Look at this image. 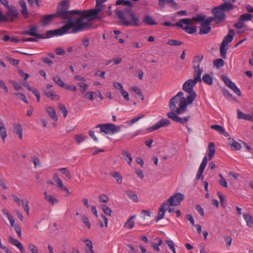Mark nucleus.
Returning <instances> with one entry per match:
<instances>
[{
  "mask_svg": "<svg viewBox=\"0 0 253 253\" xmlns=\"http://www.w3.org/2000/svg\"><path fill=\"white\" fill-rule=\"evenodd\" d=\"M183 23L181 22V19L177 23H175L176 27L180 28L183 30H184L185 32L189 34H193L197 32V27L196 26L193 25H186V26H183Z\"/></svg>",
  "mask_w": 253,
  "mask_h": 253,
  "instance_id": "9b49d317",
  "label": "nucleus"
},
{
  "mask_svg": "<svg viewBox=\"0 0 253 253\" xmlns=\"http://www.w3.org/2000/svg\"><path fill=\"white\" fill-rule=\"evenodd\" d=\"M211 128L217 131L220 134L224 128L222 126H220L218 125H212L211 126Z\"/></svg>",
  "mask_w": 253,
  "mask_h": 253,
  "instance_id": "69168bd1",
  "label": "nucleus"
},
{
  "mask_svg": "<svg viewBox=\"0 0 253 253\" xmlns=\"http://www.w3.org/2000/svg\"><path fill=\"white\" fill-rule=\"evenodd\" d=\"M53 80L58 85L62 88H64L66 85L64 82L58 76L53 77Z\"/></svg>",
  "mask_w": 253,
  "mask_h": 253,
  "instance_id": "79ce46f5",
  "label": "nucleus"
},
{
  "mask_svg": "<svg viewBox=\"0 0 253 253\" xmlns=\"http://www.w3.org/2000/svg\"><path fill=\"white\" fill-rule=\"evenodd\" d=\"M116 4L117 5H123L126 6L127 7L126 8L132 9L134 5V3L130 0H117L116 1Z\"/></svg>",
  "mask_w": 253,
  "mask_h": 253,
  "instance_id": "412c9836",
  "label": "nucleus"
},
{
  "mask_svg": "<svg viewBox=\"0 0 253 253\" xmlns=\"http://www.w3.org/2000/svg\"><path fill=\"white\" fill-rule=\"evenodd\" d=\"M234 35L235 33L234 30L230 29L229 30L228 34L224 37L221 45L227 46L228 44L233 41Z\"/></svg>",
  "mask_w": 253,
  "mask_h": 253,
  "instance_id": "f3484780",
  "label": "nucleus"
},
{
  "mask_svg": "<svg viewBox=\"0 0 253 253\" xmlns=\"http://www.w3.org/2000/svg\"><path fill=\"white\" fill-rule=\"evenodd\" d=\"M253 17V15L249 13H244L242 14L239 18L240 21H247L251 20Z\"/></svg>",
  "mask_w": 253,
  "mask_h": 253,
  "instance_id": "a18cd8bd",
  "label": "nucleus"
},
{
  "mask_svg": "<svg viewBox=\"0 0 253 253\" xmlns=\"http://www.w3.org/2000/svg\"><path fill=\"white\" fill-rule=\"evenodd\" d=\"M9 242L12 245L16 246L20 242L17 239H14L11 236H9L8 237Z\"/></svg>",
  "mask_w": 253,
  "mask_h": 253,
  "instance_id": "0e129e2a",
  "label": "nucleus"
},
{
  "mask_svg": "<svg viewBox=\"0 0 253 253\" xmlns=\"http://www.w3.org/2000/svg\"><path fill=\"white\" fill-rule=\"evenodd\" d=\"M77 85L80 87V91L82 93L85 92L88 86V84L81 82L78 83Z\"/></svg>",
  "mask_w": 253,
  "mask_h": 253,
  "instance_id": "864d4df0",
  "label": "nucleus"
},
{
  "mask_svg": "<svg viewBox=\"0 0 253 253\" xmlns=\"http://www.w3.org/2000/svg\"><path fill=\"white\" fill-rule=\"evenodd\" d=\"M218 197L220 200V206L222 208H225V204L226 202V199L224 198L223 196L220 194L219 192L217 193Z\"/></svg>",
  "mask_w": 253,
  "mask_h": 253,
  "instance_id": "603ef678",
  "label": "nucleus"
},
{
  "mask_svg": "<svg viewBox=\"0 0 253 253\" xmlns=\"http://www.w3.org/2000/svg\"><path fill=\"white\" fill-rule=\"evenodd\" d=\"M2 211L3 213V214L5 215L7 218L8 219L11 226L12 227L15 226L16 224H15V219H14L13 217L11 214H10L6 210L4 209H2Z\"/></svg>",
  "mask_w": 253,
  "mask_h": 253,
  "instance_id": "473e14b6",
  "label": "nucleus"
},
{
  "mask_svg": "<svg viewBox=\"0 0 253 253\" xmlns=\"http://www.w3.org/2000/svg\"><path fill=\"white\" fill-rule=\"evenodd\" d=\"M167 44L168 45H173V46H174V45L180 46V45H182L183 44V42H182L181 41L172 39V40H169L167 42Z\"/></svg>",
  "mask_w": 253,
  "mask_h": 253,
  "instance_id": "09e8293b",
  "label": "nucleus"
},
{
  "mask_svg": "<svg viewBox=\"0 0 253 253\" xmlns=\"http://www.w3.org/2000/svg\"><path fill=\"white\" fill-rule=\"evenodd\" d=\"M170 125V121L169 120L167 119H162L154 125L148 127L147 128V131L148 132H151L157 130L161 127L169 126Z\"/></svg>",
  "mask_w": 253,
  "mask_h": 253,
  "instance_id": "1a4fd4ad",
  "label": "nucleus"
},
{
  "mask_svg": "<svg viewBox=\"0 0 253 253\" xmlns=\"http://www.w3.org/2000/svg\"><path fill=\"white\" fill-rule=\"evenodd\" d=\"M7 60H8L11 64L14 66L18 65L19 62V60L14 59L9 56H6L5 57Z\"/></svg>",
  "mask_w": 253,
  "mask_h": 253,
  "instance_id": "052dcab7",
  "label": "nucleus"
},
{
  "mask_svg": "<svg viewBox=\"0 0 253 253\" xmlns=\"http://www.w3.org/2000/svg\"><path fill=\"white\" fill-rule=\"evenodd\" d=\"M37 27L36 26L31 27L28 30L23 31L21 32L22 35H30L32 37H36L39 39H45V36L43 34H38Z\"/></svg>",
  "mask_w": 253,
  "mask_h": 253,
  "instance_id": "f8f14e48",
  "label": "nucleus"
},
{
  "mask_svg": "<svg viewBox=\"0 0 253 253\" xmlns=\"http://www.w3.org/2000/svg\"><path fill=\"white\" fill-rule=\"evenodd\" d=\"M177 114L176 113H175L174 112L168 113L167 114V116L169 119H171V120L182 125H184L191 119V116H188L183 118H182L177 116Z\"/></svg>",
  "mask_w": 253,
  "mask_h": 253,
  "instance_id": "9d476101",
  "label": "nucleus"
},
{
  "mask_svg": "<svg viewBox=\"0 0 253 253\" xmlns=\"http://www.w3.org/2000/svg\"><path fill=\"white\" fill-rule=\"evenodd\" d=\"M159 5L161 8H165V4L167 3L171 7L178 9V5L174 0H158Z\"/></svg>",
  "mask_w": 253,
  "mask_h": 253,
  "instance_id": "dca6fc26",
  "label": "nucleus"
},
{
  "mask_svg": "<svg viewBox=\"0 0 253 253\" xmlns=\"http://www.w3.org/2000/svg\"><path fill=\"white\" fill-rule=\"evenodd\" d=\"M209 159L211 160L214 157L215 153V145L212 142L209 143Z\"/></svg>",
  "mask_w": 253,
  "mask_h": 253,
  "instance_id": "a878e982",
  "label": "nucleus"
},
{
  "mask_svg": "<svg viewBox=\"0 0 253 253\" xmlns=\"http://www.w3.org/2000/svg\"><path fill=\"white\" fill-rule=\"evenodd\" d=\"M19 4H20L22 8L21 12V13L23 14L24 18L25 19L28 18L29 15L26 1L24 0H21L19 1Z\"/></svg>",
  "mask_w": 253,
  "mask_h": 253,
  "instance_id": "a211bd4d",
  "label": "nucleus"
},
{
  "mask_svg": "<svg viewBox=\"0 0 253 253\" xmlns=\"http://www.w3.org/2000/svg\"><path fill=\"white\" fill-rule=\"evenodd\" d=\"M135 215H132L130 217L125 223L124 227L128 229H132L134 225V222L132 220V219L135 217Z\"/></svg>",
  "mask_w": 253,
  "mask_h": 253,
  "instance_id": "72a5a7b5",
  "label": "nucleus"
},
{
  "mask_svg": "<svg viewBox=\"0 0 253 253\" xmlns=\"http://www.w3.org/2000/svg\"><path fill=\"white\" fill-rule=\"evenodd\" d=\"M122 155L124 157L125 159L127 161L128 164L130 165L132 161V158H131L129 152L128 151H125L122 153Z\"/></svg>",
  "mask_w": 253,
  "mask_h": 253,
  "instance_id": "c03bdc74",
  "label": "nucleus"
},
{
  "mask_svg": "<svg viewBox=\"0 0 253 253\" xmlns=\"http://www.w3.org/2000/svg\"><path fill=\"white\" fill-rule=\"evenodd\" d=\"M228 139L230 142V146L234 147V150H239L241 149L242 146L238 142L236 141L235 140L231 138H229Z\"/></svg>",
  "mask_w": 253,
  "mask_h": 253,
  "instance_id": "7c9ffc66",
  "label": "nucleus"
},
{
  "mask_svg": "<svg viewBox=\"0 0 253 253\" xmlns=\"http://www.w3.org/2000/svg\"><path fill=\"white\" fill-rule=\"evenodd\" d=\"M95 94V92L93 91H88L85 93L84 97L88 100H93L94 99L93 95Z\"/></svg>",
  "mask_w": 253,
  "mask_h": 253,
  "instance_id": "6e6d98bb",
  "label": "nucleus"
},
{
  "mask_svg": "<svg viewBox=\"0 0 253 253\" xmlns=\"http://www.w3.org/2000/svg\"><path fill=\"white\" fill-rule=\"evenodd\" d=\"M213 64L214 67L219 69L224 64V61L221 58H217L213 60Z\"/></svg>",
  "mask_w": 253,
  "mask_h": 253,
  "instance_id": "a19ab883",
  "label": "nucleus"
},
{
  "mask_svg": "<svg viewBox=\"0 0 253 253\" xmlns=\"http://www.w3.org/2000/svg\"><path fill=\"white\" fill-rule=\"evenodd\" d=\"M179 98L177 97V96L174 95L170 100L169 103V108L171 110L170 113H174V111L176 109V104L179 101Z\"/></svg>",
  "mask_w": 253,
  "mask_h": 253,
  "instance_id": "4be33fe9",
  "label": "nucleus"
},
{
  "mask_svg": "<svg viewBox=\"0 0 253 253\" xmlns=\"http://www.w3.org/2000/svg\"><path fill=\"white\" fill-rule=\"evenodd\" d=\"M195 209L201 216H204L205 213L204 209L200 205H196L195 206Z\"/></svg>",
  "mask_w": 253,
  "mask_h": 253,
  "instance_id": "e2e57ef3",
  "label": "nucleus"
},
{
  "mask_svg": "<svg viewBox=\"0 0 253 253\" xmlns=\"http://www.w3.org/2000/svg\"><path fill=\"white\" fill-rule=\"evenodd\" d=\"M202 80L205 83L209 85H211L213 83L212 78L209 74H204L203 76Z\"/></svg>",
  "mask_w": 253,
  "mask_h": 253,
  "instance_id": "ea45409f",
  "label": "nucleus"
},
{
  "mask_svg": "<svg viewBox=\"0 0 253 253\" xmlns=\"http://www.w3.org/2000/svg\"><path fill=\"white\" fill-rule=\"evenodd\" d=\"M56 182L57 184V186L59 188H60L61 190L67 192V193L68 194H71V193L69 191V189L63 184L62 181L61 179H59V180H58V181H56Z\"/></svg>",
  "mask_w": 253,
  "mask_h": 253,
  "instance_id": "37998d69",
  "label": "nucleus"
},
{
  "mask_svg": "<svg viewBox=\"0 0 253 253\" xmlns=\"http://www.w3.org/2000/svg\"><path fill=\"white\" fill-rule=\"evenodd\" d=\"M46 110L53 121H57L58 120V117L56 114L55 110L53 107L48 106L46 108Z\"/></svg>",
  "mask_w": 253,
  "mask_h": 253,
  "instance_id": "393cba45",
  "label": "nucleus"
},
{
  "mask_svg": "<svg viewBox=\"0 0 253 253\" xmlns=\"http://www.w3.org/2000/svg\"><path fill=\"white\" fill-rule=\"evenodd\" d=\"M206 15L203 14H197L196 16L193 17L192 18H184L181 19V22L186 25H192V22L200 23V25L201 23L204 22Z\"/></svg>",
  "mask_w": 253,
  "mask_h": 253,
  "instance_id": "6e6552de",
  "label": "nucleus"
},
{
  "mask_svg": "<svg viewBox=\"0 0 253 253\" xmlns=\"http://www.w3.org/2000/svg\"><path fill=\"white\" fill-rule=\"evenodd\" d=\"M44 94L47 97L52 100H59L60 99V96L55 94L53 90L45 91Z\"/></svg>",
  "mask_w": 253,
  "mask_h": 253,
  "instance_id": "bb28decb",
  "label": "nucleus"
},
{
  "mask_svg": "<svg viewBox=\"0 0 253 253\" xmlns=\"http://www.w3.org/2000/svg\"><path fill=\"white\" fill-rule=\"evenodd\" d=\"M221 78L222 79V80L224 82L225 85L230 88L234 85V84H235L224 75H222Z\"/></svg>",
  "mask_w": 253,
  "mask_h": 253,
  "instance_id": "c9c22d12",
  "label": "nucleus"
},
{
  "mask_svg": "<svg viewBox=\"0 0 253 253\" xmlns=\"http://www.w3.org/2000/svg\"><path fill=\"white\" fill-rule=\"evenodd\" d=\"M123 126H116L114 124L107 123L98 124L96 126V128H100L101 132H104L106 134H115L121 130V127Z\"/></svg>",
  "mask_w": 253,
  "mask_h": 253,
  "instance_id": "423d86ee",
  "label": "nucleus"
},
{
  "mask_svg": "<svg viewBox=\"0 0 253 253\" xmlns=\"http://www.w3.org/2000/svg\"><path fill=\"white\" fill-rule=\"evenodd\" d=\"M204 58V55L202 54H198L195 56L193 58V66H197L198 64H200V62L202 61Z\"/></svg>",
  "mask_w": 253,
  "mask_h": 253,
  "instance_id": "f704fd0d",
  "label": "nucleus"
},
{
  "mask_svg": "<svg viewBox=\"0 0 253 253\" xmlns=\"http://www.w3.org/2000/svg\"><path fill=\"white\" fill-rule=\"evenodd\" d=\"M74 138L78 144L88 138V136L83 134H77L74 136Z\"/></svg>",
  "mask_w": 253,
  "mask_h": 253,
  "instance_id": "58836bf2",
  "label": "nucleus"
},
{
  "mask_svg": "<svg viewBox=\"0 0 253 253\" xmlns=\"http://www.w3.org/2000/svg\"><path fill=\"white\" fill-rule=\"evenodd\" d=\"M188 95L187 96V98L186 99V101L189 104H191L193 102L194 100L196 98L197 94L195 91L188 93Z\"/></svg>",
  "mask_w": 253,
  "mask_h": 253,
  "instance_id": "2f4dec72",
  "label": "nucleus"
},
{
  "mask_svg": "<svg viewBox=\"0 0 253 253\" xmlns=\"http://www.w3.org/2000/svg\"><path fill=\"white\" fill-rule=\"evenodd\" d=\"M119 184H121L122 182V176L120 172L116 171L112 172L110 173Z\"/></svg>",
  "mask_w": 253,
  "mask_h": 253,
  "instance_id": "e433bc0d",
  "label": "nucleus"
},
{
  "mask_svg": "<svg viewBox=\"0 0 253 253\" xmlns=\"http://www.w3.org/2000/svg\"><path fill=\"white\" fill-rule=\"evenodd\" d=\"M0 135L3 141H4L5 138L7 136L6 131L3 125L0 126Z\"/></svg>",
  "mask_w": 253,
  "mask_h": 253,
  "instance_id": "3c124183",
  "label": "nucleus"
},
{
  "mask_svg": "<svg viewBox=\"0 0 253 253\" xmlns=\"http://www.w3.org/2000/svg\"><path fill=\"white\" fill-rule=\"evenodd\" d=\"M62 174H65L67 178L70 179L72 178L71 174L67 168H60L58 169Z\"/></svg>",
  "mask_w": 253,
  "mask_h": 253,
  "instance_id": "8fccbe9b",
  "label": "nucleus"
},
{
  "mask_svg": "<svg viewBox=\"0 0 253 253\" xmlns=\"http://www.w3.org/2000/svg\"><path fill=\"white\" fill-rule=\"evenodd\" d=\"M45 195V199L49 203L54 205L56 203H58L59 202V200L53 197L52 196L48 194L47 192H45L44 193Z\"/></svg>",
  "mask_w": 253,
  "mask_h": 253,
  "instance_id": "cd10ccee",
  "label": "nucleus"
},
{
  "mask_svg": "<svg viewBox=\"0 0 253 253\" xmlns=\"http://www.w3.org/2000/svg\"><path fill=\"white\" fill-rule=\"evenodd\" d=\"M143 22L147 25H157L158 23L155 22L153 17L150 15H146L143 17Z\"/></svg>",
  "mask_w": 253,
  "mask_h": 253,
  "instance_id": "5701e85b",
  "label": "nucleus"
},
{
  "mask_svg": "<svg viewBox=\"0 0 253 253\" xmlns=\"http://www.w3.org/2000/svg\"><path fill=\"white\" fill-rule=\"evenodd\" d=\"M69 4V0H63L59 2L55 14L57 17L67 20L65 24H68L69 21L71 23L72 28L70 33L75 34L91 29L92 27L89 21L83 22L81 10H68Z\"/></svg>",
  "mask_w": 253,
  "mask_h": 253,
  "instance_id": "f257e3e1",
  "label": "nucleus"
},
{
  "mask_svg": "<svg viewBox=\"0 0 253 253\" xmlns=\"http://www.w3.org/2000/svg\"><path fill=\"white\" fill-rule=\"evenodd\" d=\"M116 13L121 24L126 27H137L142 24L138 16L136 15L132 9L125 8L123 11L116 9Z\"/></svg>",
  "mask_w": 253,
  "mask_h": 253,
  "instance_id": "f03ea898",
  "label": "nucleus"
},
{
  "mask_svg": "<svg viewBox=\"0 0 253 253\" xmlns=\"http://www.w3.org/2000/svg\"><path fill=\"white\" fill-rule=\"evenodd\" d=\"M230 89L233 90L237 95L240 96L241 95V92L239 88L236 86L235 84L230 87Z\"/></svg>",
  "mask_w": 253,
  "mask_h": 253,
  "instance_id": "338daca9",
  "label": "nucleus"
},
{
  "mask_svg": "<svg viewBox=\"0 0 253 253\" xmlns=\"http://www.w3.org/2000/svg\"><path fill=\"white\" fill-rule=\"evenodd\" d=\"M219 6L225 13V12L231 11L235 7V6L233 4L228 2H224V3H222Z\"/></svg>",
  "mask_w": 253,
  "mask_h": 253,
  "instance_id": "b1692460",
  "label": "nucleus"
},
{
  "mask_svg": "<svg viewBox=\"0 0 253 253\" xmlns=\"http://www.w3.org/2000/svg\"><path fill=\"white\" fill-rule=\"evenodd\" d=\"M58 107L60 111V112L63 114V117L64 118H66L67 114H68V110H67L65 105L59 103L58 104Z\"/></svg>",
  "mask_w": 253,
  "mask_h": 253,
  "instance_id": "49530a36",
  "label": "nucleus"
},
{
  "mask_svg": "<svg viewBox=\"0 0 253 253\" xmlns=\"http://www.w3.org/2000/svg\"><path fill=\"white\" fill-rule=\"evenodd\" d=\"M101 207L106 214L109 216L111 215L112 210L108 207H107L106 205H103L101 206Z\"/></svg>",
  "mask_w": 253,
  "mask_h": 253,
  "instance_id": "4d7b16f0",
  "label": "nucleus"
},
{
  "mask_svg": "<svg viewBox=\"0 0 253 253\" xmlns=\"http://www.w3.org/2000/svg\"><path fill=\"white\" fill-rule=\"evenodd\" d=\"M14 94L16 95L19 99L23 100L26 103H28V101L24 94L22 93L17 92L14 93Z\"/></svg>",
  "mask_w": 253,
  "mask_h": 253,
  "instance_id": "5fc2aeb1",
  "label": "nucleus"
},
{
  "mask_svg": "<svg viewBox=\"0 0 253 253\" xmlns=\"http://www.w3.org/2000/svg\"><path fill=\"white\" fill-rule=\"evenodd\" d=\"M196 83L193 82L192 79H189L186 81L182 86V89L184 91L187 93L195 91L193 90V87L195 86Z\"/></svg>",
  "mask_w": 253,
  "mask_h": 253,
  "instance_id": "2eb2a0df",
  "label": "nucleus"
},
{
  "mask_svg": "<svg viewBox=\"0 0 253 253\" xmlns=\"http://www.w3.org/2000/svg\"><path fill=\"white\" fill-rule=\"evenodd\" d=\"M244 218L246 220L248 226L252 227L253 225V218L250 215L246 213L243 214Z\"/></svg>",
  "mask_w": 253,
  "mask_h": 253,
  "instance_id": "4c0bfd02",
  "label": "nucleus"
},
{
  "mask_svg": "<svg viewBox=\"0 0 253 253\" xmlns=\"http://www.w3.org/2000/svg\"><path fill=\"white\" fill-rule=\"evenodd\" d=\"M22 127L20 124H16L14 126V132L18 136L20 139H22Z\"/></svg>",
  "mask_w": 253,
  "mask_h": 253,
  "instance_id": "c756f323",
  "label": "nucleus"
},
{
  "mask_svg": "<svg viewBox=\"0 0 253 253\" xmlns=\"http://www.w3.org/2000/svg\"><path fill=\"white\" fill-rule=\"evenodd\" d=\"M28 249L32 253H39L37 247L33 244H28Z\"/></svg>",
  "mask_w": 253,
  "mask_h": 253,
  "instance_id": "bf43d9fd",
  "label": "nucleus"
},
{
  "mask_svg": "<svg viewBox=\"0 0 253 253\" xmlns=\"http://www.w3.org/2000/svg\"><path fill=\"white\" fill-rule=\"evenodd\" d=\"M126 194L130 199L134 202H138V199L136 193L132 190H127L126 192Z\"/></svg>",
  "mask_w": 253,
  "mask_h": 253,
  "instance_id": "c85d7f7f",
  "label": "nucleus"
},
{
  "mask_svg": "<svg viewBox=\"0 0 253 253\" xmlns=\"http://www.w3.org/2000/svg\"><path fill=\"white\" fill-rule=\"evenodd\" d=\"M184 199V195L177 193L170 197L167 202L162 204L160 206L158 214L156 218V222L164 218L166 211L168 209L169 205L171 206H178Z\"/></svg>",
  "mask_w": 253,
  "mask_h": 253,
  "instance_id": "7ed1b4c3",
  "label": "nucleus"
},
{
  "mask_svg": "<svg viewBox=\"0 0 253 253\" xmlns=\"http://www.w3.org/2000/svg\"><path fill=\"white\" fill-rule=\"evenodd\" d=\"M234 26L237 29H240L244 27V24L243 21H240V18H239L238 22L235 23L234 25Z\"/></svg>",
  "mask_w": 253,
  "mask_h": 253,
  "instance_id": "774afa93",
  "label": "nucleus"
},
{
  "mask_svg": "<svg viewBox=\"0 0 253 253\" xmlns=\"http://www.w3.org/2000/svg\"><path fill=\"white\" fill-rule=\"evenodd\" d=\"M102 3H100L99 0H96L95 8L81 11L83 21L84 19H87V21L90 23V21L94 19L101 20L102 17L98 16L99 13L102 11V8L100 7Z\"/></svg>",
  "mask_w": 253,
  "mask_h": 253,
  "instance_id": "20e7f679",
  "label": "nucleus"
},
{
  "mask_svg": "<svg viewBox=\"0 0 253 253\" xmlns=\"http://www.w3.org/2000/svg\"><path fill=\"white\" fill-rule=\"evenodd\" d=\"M219 49H220V54L221 56L223 58L226 59L227 57L226 51L228 49V47H226V46H225L220 45Z\"/></svg>",
  "mask_w": 253,
  "mask_h": 253,
  "instance_id": "de8ad7c7",
  "label": "nucleus"
},
{
  "mask_svg": "<svg viewBox=\"0 0 253 253\" xmlns=\"http://www.w3.org/2000/svg\"><path fill=\"white\" fill-rule=\"evenodd\" d=\"M82 219L84 223L86 225V226L89 229L90 228L91 224L88 217L84 215L82 216Z\"/></svg>",
  "mask_w": 253,
  "mask_h": 253,
  "instance_id": "680f3d73",
  "label": "nucleus"
},
{
  "mask_svg": "<svg viewBox=\"0 0 253 253\" xmlns=\"http://www.w3.org/2000/svg\"><path fill=\"white\" fill-rule=\"evenodd\" d=\"M193 68L194 69V72L193 73V82L196 84L198 82H201V75L203 73V69L200 68L199 64H198L197 66H193Z\"/></svg>",
  "mask_w": 253,
  "mask_h": 253,
  "instance_id": "ddd939ff",
  "label": "nucleus"
},
{
  "mask_svg": "<svg viewBox=\"0 0 253 253\" xmlns=\"http://www.w3.org/2000/svg\"><path fill=\"white\" fill-rule=\"evenodd\" d=\"M211 12L216 19V24L223 22L226 18L225 13L219 6L212 8Z\"/></svg>",
  "mask_w": 253,
  "mask_h": 253,
  "instance_id": "0eeeda50",
  "label": "nucleus"
},
{
  "mask_svg": "<svg viewBox=\"0 0 253 253\" xmlns=\"http://www.w3.org/2000/svg\"><path fill=\"white\" fill-rule=\"evenodd\" d=\"M56 17L57 16L55 13L45 15L42 20V26H45L48 25L51 21Z\"/></svg>",
  "mask_w": 253,
  "mask_h": 253,
  "instance_id": "6ab92c4d",
  "label": "nucleus"
},
{
  "mask_svg": "<svg viewBox=\"0 0 253 253\" xmlns=\"http://www.w3.org/2000/svg\"><path fill=\"white\" fill-rule=\"evenodd\" d=\"M68 24H65L60 28L47 31L46 33L45 38H51L53 36H62L67 33H71L70 30L72 28L71 23L69 21Z\"/></svg>",
  "mask_w": 253,
  "mask_h": 253,
  "instance_id": "39448f33",
  "label": "nucleus"
},
{
  "mask_svg": "<svg viewBox=\"0 0 253 253\" xmlns=\"http://www.w3.org/2000/svg\"><path fill=\"white\" fill-rule=\"evenodd\" d=\"M189 104L186 101L185 97H182L179 102V107H176V109L174 111L175 113L177 115H180L184 113L186 109V108Z\"/></svg>",
  "mask_w": 253,
  "mask_h": 253,
  "instance_id": "4468645a",
  "label": "nucleus"
},
{
  "mask_svg": "<svg viewBox=\"0 0 253 253\" xmlns=\"http://www.w3.org/2000/svg\"><path fill=\"white\" fill-rule=\"evenodd\" d=\"M211 30L210 25L205 23L204 22L201 24V27L199 29V34L200 35H206L209 33Z\"/></svg>",
  "mask_w": 253,
  "mask_h": 253,
  "instance_id": "aec40b11",
  "label": "nucleus"
},
{
  "mask_svg": "<svg viewBox=\"0 0 253 253\" xmlns=\"http://www.w3.org/2000/svg\"><path fill=\"white\" fill-rule=\"evenodd\" d=\"M166 243L168 245L170 249L172 251L173 253H176L174 244L171 240H167L166 241Z\"/></svg>",
  "mask_w": 253,
  "mask_h": 253,
  "instance_id": "13d9d810",
  "label": "nucleus"
}]
</instances>
